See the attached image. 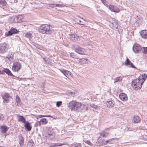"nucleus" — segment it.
<instances>
[{
	"instance_id": "f257e3e1",
	"label": "nucleus",
	"mask_w": 147,
	"mask_h": 147,
	"mask_svg": "<svg viewBox=\"0 0 147 147\" xmlns=\"http://www.w3.org/2000/svg\"><path fill=\"white\" fill-rule=\"evenodd\" d=\"M38 31L40 33L46 34H50L53 32V29H51L50 26L48 24H44L40 26Z\"/></svg>"
},
{
	"instance_id": "f03ea898",
	"label": "nucleus",
	"mask_w": 147,
	"mask_h": 147,
	"mask_svg": "<svg viewBox=\"0 0 147 147\" xmlns=\"http://www.w3.org/2000/svg\"><path fill=\"white\" fill-rule=\"evenodd\" d=\"M80 105V102H77L76 100H72L69 103L68 107L71 110L78 111Z\"/></svg>"
},
{
	"instance_id": "7ed1b4c3",
	"label": "nucleus",
	"mask_w": 147,
	"mask_h": 147,
	"mask_svg": "<svg viewBox=\"0 0 147 147\" xmlns=\"http://www.w3.org/2000/svg\"><path fill=\"white\" fill-rule=\"evenodd\" d=\"M143 84L142 82H141L139 79L137 78L132 81L131 86L134 89L138 90L141 88Z\"/></svg>"
},
{
	"instance_id": "20e7f679",
	"label": "nucleus",
	"mask_w": 147,
	"mask_h": 147,
	"mask_svg": "<svg viewBox=\"0 0 147 147\" xmlns=\"http://www.w3.org/2000/svg\"><path fill=\"white\" fill-rule=\"evenodd\" d=\"M22 66L21 63L18 62H15L13 63L12 70L14 72H18Z\"/></svg>"
},
{
	"instance_id": "39448f33",
	"label": "nucleus",
	"mask_w": 147,
	"mask_h": 147,
	"mask_svg": "<svg viewBox=\"0 0 147 147\" xmlns=\"http://www.w3.org/2000/svg\"><path fill=\"white\" fill-rule=\"evenodd\" d=\"M75 51L80 55H84L86 53V50L83 48L81 47L78 45H76L75 47Z\"/></svg>"
},
{
	"instance_id": "423d86ee",
	"label": "nucleus",
	"mask_w": 147,
	"mask_h": 147,
	"mask_svg": "<svg viewBox=\"0 0 147 147\" xmlns=\"http://www.w3.org/2000/svg\"><path fill=\"white\" fill-rule=\"evenodd\" d=\"M8 48V45L5 43L0 44V53H5L7 51Z\"/></svg>"
},
{
	"instance_id": "0eeeda50",
	"label": "nucleus",
	"mask_w": 147,
	"mask_h": 147,
	"mask_svg": "<svg viewBox=\"0 0 147 147\" xmlns=\"http://www.w3.org/2000/svg\"><path fill=\"white\" fill-rule=\"evenodd\" d=\"M2 98L3 100V102L6 103L9 102L11 98L9 94L7 93H5L3 94L2 96Z\"/></svg>"
},
{
	"instance_id": "6e6552de",
	"label": "nucleus",
	"mask_w": 147,
	"mask_h": 147,
	"mask_svg": "<svg viewBox=\"0 0 147 147\" xmlns=\"http://www.w3.org/2000/svg\"><path fill=\"white\" fill-rule=\"evenodd\" d=\"M132 49L134 52L136 53H139L142 51V48H141L140 46L137 44H135L134 45Z\"/></svg>"
},
{
	"instance_id": "1a4fd4ad",
	"label": "nucleus",
	"mask_w": 147,
	"mask_h": 147,
	"mask_svg": "<svg viewBox=\"0 0 147 147\" xmlns=\"http://www.w3.org/2000/svg\"><path fill=\"white\" fill-rule=\"evenodd\" d=\"M125 65L128 66L129 67L137 69L136 67L127 58L126 60L125 61Z\"/></svg>"
},
{
	"instance_id": "9d476101",
	"label": "nucleus",
	"mask_w": 147,
	"mask_h": 147,
	"mask_svg": "<svg viewBox=\"0 0 147 147\" xmlns=\"http://www.w3.org/2000/svg\"><path fill=\"white\" fill-rule=\"evenodd\" d=\"M115 103L114 100L111 98L107 101L106 104L108 107L112 108L114 107Z\"/></svg>"
},
{
	"instance_id": "9b49d317",
	"label": "nucleus",
	"mask_w": 147,
	"mask_h": 147,
	"mask_svg": "<svg viewBox=\"0 0 147 147\" xmlns=\"http://www.w3.org/2000/svg\"><path fill=\"white\" fill-rule=\"evenodd\" d=\"M18 32V31L16 29L14 28H12L8 31V33L6 34V35L7 36H11L13 34L17 33Z\"/></svg>"
},
{
	"instance_id": "f8f14e48",
	"label": "nucleus",
	"mask_w": 147,
	"mask_h": 147,
	"mask_svg": "<svg viewBox=\"0 0 147 147\" xmlns=\"http://www.w3.org/2000/svg\"><path fill=\"white\" fill-rule=\"evenodd\" d=\"M69 38L72 41H76L79 38V37L76 34H69Z\"/></svg>"
},
{
	"instance_id": "ddd939ff",
	"label": "nucleus",
	"mask_w": 147,
	"mask_h": 147,
	"mask_svg": "<svg viewBox=\"0 0 147 147\" xmlns=\"http://www.w3.org/2000/svg\"><path fill=\"white\" fill-rule=\"evenodd\" d=\"M80 105L78 110V111L84 112L87 110V107L85 105L80 103Z\"/></svg>"
},
{
	"instance_id": "4468645a",
	"label": "nucleus",
	"mask_w": 147,
	"mask_h": 147,
	"mask_svg": "<svg viewBox=\"0 0 147 147\" xmlns=\"http://www.w3.org/2000/svg\"><path fill=\"white\" fill-rule=\"evenodd\" d=\"M24 126L25 127V129H26L27 131H30L32 128L31 123L28 121H26L24 123Z\"/></svg>"
},
{
	"instance_id": "2eb2a0df",
	"label": "nucleus",
	"mask_w": 147,
	"mask_h": 147,
	"mask_svg": "<svg viewBox=\"0 0 147 147\" xmlns=\"http://www.w3.org/2000/svg\"><path fill=\"white\" fill-rule=\"evenodd\" d=\"M109 9L112 11L117 13L119 12L120 10L119 9L114 6L110 5L109 6Z\"/></svg>"
},
{
	"instance_id": "dca6fc26",
	"label": "nucleus",
	"mask_w": 147,
	"mask_h": 147,
	"mask_svg": "<svg viewBox=\"0 0 147 147\" xmlns=\"http://www.w3.org/2000/svg\"><path fill=\"white\" fill-rule=\"evenodd\" d=\"M121 100L123 101H126L127 99V96L124 93H120L119 96Z\"/></svg>"
},
{
	"instance_id": "f3484780",
	"label": "nucleus",
	"mask_w": 147,
	"mask_h": 147,
	"mask_svg": "<svg viewBox=\"0 0 147 147\" xmlns=\"http://www.w3.org/2000/svg\"><path fill=\"white\" fill-rule=\"evenodd\" d=\"M147 77V75L145 74H142L140 75L139 77L137 78L139 79L141 82H142L143 83L146 80Z\"/></svg>"
},
{
	"instance_id": "a211bd4d",
	"label": "nucleus",
	"mask_w": 147,
	"mask_h": 147,
	"mask_svg": "<svg viewBox=\"0 0 147 147\" xmlns=\"http://www.w3.org/2000/svg\"><path fill=\"white\" fill-rule=\"evenodd\" d=\"M141 37L144 39H147V31L145 30H142L140 32Z\"/></svg>"
},
{
	"instance_id": "6ab92c4d",
	"label": "nucleus",
	"mask_w": 147,
	"mask_h": 147,
	"mask_svg": "<svg viewBox=\"0 0 147 147\" xmlns=\"http://www.w3.org/2000/svg\"><path fill=\"white\" fill-rule=\"evenodd\" d=\"M0 127L1 133H6L9 129V128L7 126L5 125L1 126Z\"/></svg>"
},
{
	"instance_id": "aec40b11",
	"label": "nucleus",
	"mask_w": 147,
	"mask_h": 147,
	"mask_svg": "<svg viewBox=\"0 0 147 147\" xmlns=\"http://www.w3.org/2000/svg\"><path fill=\"white\" fill-rule=\"evenodd\" d=\"M18 121H21L22 123H25L26 121V119L22 116L18 115H17Z\"/></svg>"
},
{
	"instance_id": "412c9836",
	"label": "nucleus",
	"mask_w": 147,
	"mask_h": 147,
	"mask_svg": "<svg viewBox=\"0 0 147 147\" xmlns=\"http://www.w3.org/2000/svg\"><path fill=\"white\" fill-rule=\"evenodd\" d=\"M140 119L139 117L137 115H135L132 119V121L134 123H137L140 121Z\"/></svg>"
},
{
	"instance_id": "4be33fe9",
	"label": "nucleus",
	"mask_w": 147,
	"mask_h": 147,
	"mask_svg": "<svg viewBox=\"0 0 147 147\" xmlns=\"http://www.w3.org/2000/svg\"><path fill=\"white\" fill-rule=\"evenodd\" d=\"M19 144L20 145V146L22 147L24 145V140L23 137L21 135L19 136Z\"/></svg>"
},
{
	"instance_id": "5701e85b",
	"label": "nucleus",
	"mask_w": 147,
	"mask_h": 147,
	"mask_svg": "<svg viewBox=\"0 0 147 147\" xmlns=\"http://www.w3.org/2000/svg\"><path fill=\"white\" fill-rule=\"evenodd\" d=\"M46 136L48 137L50 139H52L55 137L54 134L51 133L50 131H48L46 133Z\"/></svg>"
},
{
	"instance_id": "b1692460",
	"label": "nucleus",
	"mask_w": 147,
	"mask_h": 147,
	"mask_svg": "<svg viewBox=\"0 0 147 147\" xmlns=\"http://www.w3.org/2000/svg\"><path fill=\"white\" fill-rule=\"evenodd\" d=\"M88 63V59L86 58H82L78 60V63L80 64H84Z\"/></svg>"
},
{
	"instance_id": "393cba45",
	"label": "nucleus",
	"mask_w": 147,
	"mask_h": 147,
	"mask_svg": "<svg viewBox=\"0 0 147 147\" xmlns=\"http://www.w3.org/2000/svg\"><path fill=\"white\" fill-rule=\"evenodd\" d=\"M77 22L80 25H84L85 23V21L82 18H80L79 19L77 20Z\"/></svg>"
},
{
	"instance_id": "a878e982",
	"label": "nucleus",
	"mask_w": 147,
	"mask_h": 147,
	"mask_svg": "<svg viewBox=\"0 0 147 147\" xmlns=\"http://www.w3.org/2000/svg\"><path fill=\"white\" fill-rule=\"evenodd\" d=\"M3 71L10 76H12L13 77L15 76L12 74L11 71L8 69H4Z\"/></svg>"
},
{
	"instance_id": "bb28decb",
	"label": "nucleus",
	"mask_w": 147,
	"mask_h": 147,
	"mask_svg": "<svg viewBox=\"0 0 147 147\" xmlns=\"http://www.w3.org/2000/svg\"><path fill=\"white\" fill-rule=\"evenodd\" d=\"M62 72L67 77H68L71 74V72L67 70H63L62 71Z\"/></svg>"
},
{
	"instance_id": "cd10ccee",
	"label": "nucleus",
	"mask_w": 147,
	"mask_h": 147,
	"mask_svg": "<svg viewBox=\"0 0 147 147\" xmlns=\"http://www.w3.org/2000/svg\"><path fill=\"white\" fill-rule=\"evenodd\" d=\"M70 57L71 58L75 59H78L79 57L76 53L74 52H71L70 53Z\"/></svg>"
},
{
	"instance_id": "c85d7f7f",
	"label": "nucleus",
	"mask_w": 147,
	"mask_h": 147,
	"mask_svg": "<svg viewBox=\"0 0 147 147\" xmlns=\"http://www.w3.org/2000/svg\"><path fill=\"white\" fill-rule=\"evenodd\" d=\"M123 78L121 76L117 77L114 79V83H115L117 82H120L122 80Z\"/></svg>"
},
{
	"instance_id": "c756f323",
	"label": "nucleus",
	"mask_w": 147,
	"mask_h": 147,
	"mask_svg": "<svg viewBox=\"0 0 147 147\" xmlns=\"http://www.w3.org/2000/svg\"><path fill=\"white\" fill-rule=\"evenodd\" d=\"M114 139V138H112L107 140H106V141L105 142L104 144H106L107 143H109V144H113V141Z\"/></svg>"
},
{
	"instance_id": "7c9ffc66",
	"label": "nucleus",
	"mask_w": 147,
	"mask_h": 147,
	"mask_svg": "<svg viewBox=\"0 0 147 147\" xmlns=\"http://www.w3.org/2000/svg\"><path fill=\"white\" fill-rule=\"evenodd\" d=\"M16 101L18 106L20 105L21 104V101L20 98L18 95L16 96Z\"/></svg>"
},
{
	"instance_id": "2f4dec72",
	"label": "nucleus",
	"mask_w": 147,
	"mask_h": 147,
	"mask_svg": "<svg viewBox=\"0 0 147 147\" xmlns=\"http://www.w3.org/2000/svg\"><path fill=\"white\" fill-rule=\"evenodd\" d=\"M25 36L29 39L32 38V34L30 32H27L25 34Z\"/></svg>"
},
{
	"instance_id": "473e14b6",
	"label": "nucleus",
	"mask_w": 147,
	"mask_h": 147,
	"mask_svg": "<svg viewBox=\"0 0 147 147\" xmlns=\"http://www.w3.org/2000/svg\"><path fill=\"white\" fill-rule=\"evenodd\" d=\"M38 122L40 124V122H41L42 123V124L43 125L46 124L47 123V121L46 119L42 118L40 119V121H39Z\"/></svg>"
},
{
	"instance_id": "72a5a7b5",
	"label": "nucleus",
	"mask_w": 147,
	"mask_h": 147,
	"mask_svg": "<svg viewBox=\"0 0 147 147\" xmlns=\"http://www.w3.org/2000/svg\"><path fill=\"white\" fill-rule=\"evenodd\" d=\"M13 55L11 53H9L6 56V57L8 58L9 60H11L13 58L12 57Z\"/></svg>"
},
{
	"instance_id": "f704fd0d",
	"label": "nucleus",
	"mask_w": 147,
	"mask_h": 147,
	"mask_svg": "<svg viewBox=\"0 0 147 147\" xmlns=\"http://www.w3.org/2000/svg\"><path fill=\"white\" fill-rule=\"evenodd\" d=\"M34 144L32 140L28 142V143L27 144V146H29V147H32L33 145Z\"/></svg>"
},
{
	"instance_id": "c9c22d12",
	"label": "nucleus",
	"mask_w": 147,
	"mask_h": 147,
	"mask_svg": "<svg viewBox=\"0 0 147 147\" xmlns=\"http://www.w3.org/2000/svg\"><path fill=\"white\" fill-rule=\"evenodd\" d=\"M72 147H82V145L80 143H76L72 145Z\"/></svg>"
},
{
	"instance_id": "e433bc0d",
	"label": "nucleus",
	"mask_w": 147,
	"mask_h": 147,
	"mask_svg": "<svg viewBox=\"0 0 147 147\" xmlns=\"http://www.w3.org/2000/svg\"><path fill=\"white\" fill-rule=\"evenodd\" d=\"M142 51L143 53L147 54V47H142Z\"/></svg>"
},
{
	"instance_id": "4c0bfd02",
	"label": "nucleus",
	"mask_w": 147,
	"mask_h": 147,
	"mask_svg": "<svg viewBox=\"0 0 147 147\" xmlns=\"http://www.w3.org/2000/svg\"><path fill=\"white\" fill-rule=\"evenodd\" d=\"M51 117V116L50 115H38L37 116V117L38 118H41L43 117Z\"/></svg>"
},
{
	"instance_id": "58836bf2",
	"label": "nucleus",
	"mask_w": 147,
	"mask_h": 147,
	"mask_svg": "<svg viewBox=\"0 0 147 147\" xmlns=\"http://www.w3.org/2000/svg\"><path fill=\"white\" fill-rule=\"evenodd\" d=\"M62 102L61 101H58L56 103V106L59 107H60L62 104Z\"/></svg>"
},
{
	"instance_id": "ea45409f",
	"label": "nucleus",
	"mask_w": 147,
	"mask_h": 147,
	"mask_svg": "<svg viewBox=\"0 0 147 147\" xmlns=\"http://www.w3.org/2000/svg\"><path fill=\"white\" fill-rule=\"evenodd\" d=\"M3 115L2 114L0 113V121H3Z\"/></svg>"
},
{
	"instance_id": "a19ab883",
	"label": "nucleus",
	"mask_w": 147,
	"mask_h": 147,
	"mask_svg": "<svg viewBox=\"0 0 147 147\" xmlns=\"http://www.w3.org/2000/svg\"><path fill=\"white\" fill-rule=\"evenodd\" d=\"M86 142L87 144L90 145V146H92L93 145V144L92 143H91L89 140H86Z\"/></svg>"
},
{
	"instance_id": "79ce46f5",
	"label": "nucleus",
	"mask_w": 147,
	"mask_h": 147,
	"mask_svg": "<svg viewBox=\"0 0 147 147\" xmlns=\"http://www.w3.org/2000/svg\"><path fill=\"white\" fill-rule=\"evenodd\" d=\"M102 3L106 6L108 5V2L106 0H104V1Z\"/></svg>"
},
{
	"instance_id": "37998d69",
	"label": "nucleus",
	"mask_w": 147,
	"mask_h": 147,
	"mask_svg": "<svg viewBox=\"0 0 147 147\" xmlns=\"http://www.w3.org/2000/svg\"><path fill=\"white\" fill-rule=\"evenodd\" d=\"M5 1L4 0H0V4L4 5L5 4Z\"/></svg>"
},
{
	"instance_id": "c03bdc74",
	"label": "nucleus",
	"mask_w": 147,
	"mask_h": 147,
	"mask_svg": "<svg viewBox=\"0 0 147 147\" xmlns=\"http://www.w3.org/2000/svg\"><path fill=\"white\" fill-rule=\"evenodd\" d=\"M56 7H63V5L60 4H56Z\"/></svg>"
},
{
	"instance_id": "a18cd8bd",
	"label": "nucleus",
	"mask_w": 147,
	"mask_h": 147,
	"mask_svg": "<svg viewBox=\"0 0 147 147\" xmlns=\"http://www.w3.org/2000/svg\"><path fill=\"white\" fill-rule=\"evenodd\" d=\"M63 144H58V143H57V144H55V146H62Z\"/></svg>"
},
{
	"instance_id": "49530a36",
	"label": "nucleus",
	"mask_w": 147,
	"mask_h": 147,
	"mask_svg": "<svg viewBox=\"0 0 147 147\" xmlns=\"http://www.w3.org/2000/svg\"><path fill=\"white\" fill-rule=\"evenodd\" d=\"M101 137H102L103 138L104 137L106 136L105 134L104 133H102L100 134Z\"/></svg>"
},
{
	"instance_id": "de8ad7c7",
	"label": "nucleus",
	"mask_w": 147,
	"mask_h": 147,
	"mask_svg": "<svg viewBox=\"0 0 147 147\" xmlns=\"http://www.w3.org/2000/svg\"><path fill=\"white\" fill-rule=\"evenodd\" d=\"M91 107H92L95 108V109H97V105H95L94 104H92L91 105Z\"/></svg>"
},
{
	"instance_id": "09e8293b",
	"label": "nucleus",
	"mask_w": 147,
	"mask_h": 147,
	"mask_svg": "<svg viewBox=\"0 0 147 147\" xmlns=\"http://www.w3.org/2000/svg\"><path fill=\"white\" fill-rule=\"evenodd\" d=\"M56 4H51L50 5V7H56Z\"/></svg>"
},
{
	"instance_id": "8fccbe9b",
	"label": "nucleus",
	"mask_w": 147,
	"mask_h": 147,
	"mask_svg": "<svg viewBox=\"0 0 147 147\" xmlns=\"http://www.w3.org/2000/svg\"><path fill=\"white\" fill-rule=\"evenodd\" d=\"M4 71H1V70H0V74H4V73L3 72Z\"/></svg>"
},
{
	"instance_id": "3c124183",
	"label": "nucleus",
	"mask_w": 147,
	"mask_h": 147,
	"mask_svg": "<svg viewBox=\"0 0 147 147\" xmlns=\"http://www.w3.org/2000/svg\"><path fill=\"white\" fill-rule=\"evenodd\" d=\"M36 45L38 46L37 47L36 46V47L37 48H39L38 47H39V46H38V45H37V44H36Z\"/></svg>"
},
{
	"instance_id": "603ef678",
	"label": "nucleus",
	"mask_w": 147,
	"mask_h": 147,
	"mask_svg": "<svg viewBox=\"0 0 147 147\" xmlns=\"http://www.w3.org/2000/svg\"><path fill=\"white\" fill-rule=\"evenodd\" d=\"M17 2V0H15V1H14V2Z\"/></svg>"
},
{
	"instance_id": "864d4df0",
	"label": "nucleus",
	"mask_w": 147,
	"mask_h": 147,
	"mask_svg": "<svg viewBox=\"0 0 147 147\" xmlns=\"http://www.w3.org/2000/svg\"><path fill=\"white\" fill-rule=\"evenodd\" d=\"M18 17H16V19H18Z\"/></svg>"
},
{
	"instance_id": "5fc2aeb1",
	"label": "nucleus",
	"mask_w": 147,
	"mask_h": 147,
	"mask_svg": "<svg viewBox=\"0 0 147 147\" xmlns=\"http://www.w3.org/2000/svg\"><path fill=\"white\" fill-rule=\"evenodd\" d=\"M0 147H2V146H0Z\"/></svg>"
}]
</instances>
